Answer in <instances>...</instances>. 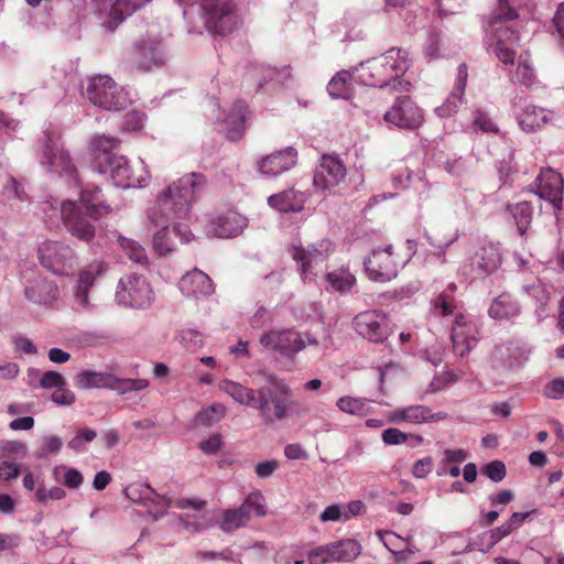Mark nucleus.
I'll list each match as a JSON object with an SVG mask.
<instances>
[{
    "label": "nucleus",
    "instance_id": "1",
    "mask_svg": "<svg viewBox=\"0 0 564 564\" xmlns=\"http://www.w3.org/2000/svg\"><path fill=\"white\" fill-rule=\"evenodd\" d=\"M40 163L50 173L58 174L79 187L78 200L51 198L44 202L43 212L50 208L59 212L66 230L79 241L91 245L96 236V223L111 213V207L104 199L101 189L94 184L82 185L69 154L63 149L58 135L47 129L39 141Z\"/></svg>",
    "mask_w": 564,
    "mask_h": 564
},
{
    "label": "nucleus",
    "instance_id": "2",
    "mask_svg": "<svg viewBox=\"0 0 564 564\" xmlns=\"http://www.w3.org/2000/svg\"><path fill=\"white\" fill-rule=\"evenodd\" d=\"M206 186V177L188 173L170 184L145 210L147 229L152 235V245L159 256L173 251L170 225L174 219L188 217L192 205Z\"/></svg>",
    "mask_w": 564,
    "mask_h": 564
},
{
    "label": "nucleus",
    "instance_id": "3",
    "mask_svg": "<svg viewBox=\"0 0 564 564\" xmlns=\"http://www.w3.org/2000/svg\"><path fill=\"white\" fill-rule=\"evenodd\" d=\"M182 9L187 33L202 35H227L241 23L232 0H175Z\"/></svg>",
    "mask_w": 564,
    "mask_h": 564
},
{
    "label": "nucleus",
    "instance_id": "4",
    "mask_svg": "<svg viewBox=\"0 0 564 564\" xmlns=\"http://www.w3.org/2000/svg\"><path fill=\"white\" fill-rule=\"evenodd\" d=\"M411 64L406 50L391 47L378 56L360 62L354 67V72L357 73V82L362 85L409 91L411 84L403 76Z\"/></svg>",
    "mask_w": 564,
    "mask_h": 564
},
{
    "label": "nucleus",
    "instance_id": "5",
    "mask_svg": "<svg viewBox=\"0 0 564 564\" xmlns=\"http://www.w3.org/2000/svg\"><path fill=\"white\" fill-rule=\"evenodd\" d=\"M227 392L237 403L259 410L264 423L283 420L291 405L288 390H227Z\"/></svg>",
    "mask_w": 564,
    "mask_h": 564
},
{
    "label": "nucleus",
    "instance_id": "6",
    "mask_svg": "<svg viewBox=\"0 0 564 564\" xmlns=\"http://www.w3.org/2000/svg\"><path fill=\"white\" fill-rule=\"evenodd\" d=\"M80 91L94 106L108 111H120L132 102L128 89L119 86L109 75L87 77L86 83L80 84Z\"/></svg>",
    "mask_w": 564,
    "mask_h": 564
},
{
    "label": "nucleus",
    "instance_id": "7",
    "mask_svg": "<svg viewBox=\"0 0 564 564\" xmlns=\"http://www.w3.org/2000/svg\"><path fill=\"white\" fill-rule=\"evenodd\" d=\"M94 170L111 180L115 186L124 189L144 187L149 180V172L142 160H140V172L135 173L128 159L120 154L113 156L102 154L99 165H95Z\"/></svg>",
    "mask_w": 564,
    "mask_h": 564
},
{
    "label": "nucleus",
    "instance_id": "8",
    "mask_svg": "<svg viewBox=\"0 0 564 564\" xmlns=\"http://www.w3.org/2000/svg\"><path fill=\"white\" fill-rule=\"evenodd\" d=\"M115 300L122 307L147 310L154 301V292L145 276L131 273L118 281Z\"/></svg>",
    "mask_w": 564,
    "mask_h": 564
},
{
    "label": "nucleus",
    "instance_id": "9",
    "mask_svg": "<svg viewBox=\"0 0 564 564\" xmlns=\"http://www.w3.org/2000/svg\"><path fill=\"white\" fill-rule=\"evenodd\" d=\"M260 344L292 359L307 345H316L317 339L308 333L301 334L294 329H271L261 335Z\"/></svg>",
    "mask_w": 564,
    "mask_h": 564
},
{
    "label": "nucleus",
    "instance_id": "10",
    "mask_svg": "<svg viewBox=\"0 0 564 564\" xmlns=\"http://www.w3.org/2000/svg\"><path fill=\"white\" fill-rule=\"evenodd\" d=\"M37 254L41 265L56 275H68L77 265L75 251L62 241H43Z\"/></svg>",
    "mask_w": 564,
    "mask_h": 564
},
{
    "label": "nucleus",
    "instance_id": "11",
    "mask_svg": "<svg viewBox=\"0 0 564 564\" xmlns=\"http://www.w3.org/2000/svg\"><path fill=\"white\" fill-rule=\"evenodd\" d=\"M356 334L372 344L384 343L392 333L389 316L381 310H367L351 321Z\"/></svg>",
    "mask_w": 564,
    "mask_h": 564
},
{
    "label": "nucleus",
    "instance_id": "12",
    "mask_svg": "<svg viewBox=\"0 0 564 564\" xmlns=\"http://www.w3.org/2000/svg\"><path fill=\"white\" fill-rule=\"evenodd\" d=\"M364 268L369 280L379 283L390 282L399 273V265L393 256V246L375 248L364 260Z\"/></svg>",
    "mask_w": 564,
    "mask_h": 564
},
{
    "label": "nucleus",
    "instance_id": "13",
    "mask_svg": "<svg viewBox=\"0 0 564 564\" xmlns=\"http://www.w3.org/2000/svg\"><path fill=\"white\" fill-rule=\"evenodd\" d=\"M208 107L212 111V118L225 124L227 139L231 141L240 140L246 132L247 105L242 100L232 104L230 110L223 111L217 98H208Z\"/></svg>",
    "mask_w": 564,
    "mask_h": 564
},
{
    "label": "nucleus",
    "instance_id": "14",
    "mask_svg": "<svg viewBox=\"0 0 564 564\" xmlns=\"http://www.w3.org/2000/svg\"><path fill=\"white\" fill-rule=\"evenodd\" d=\"M383 120L389 127L403 130H415L423 123L422 110L409 96L398 97L389 110L383 115Z\"/></svg>",
    "mask_w": 564,
    "mask_h": 564
},
{
    "label": "nucleus",
    "instance_id": "15",
    "mask_svg": "<svg viewBox=\"0 0 564 564\" xmlns=\"http://www.w3.org/2000/svg\"><path fill=\"white\" fill-rule=\"evenodd\" d=\"M501 264V253L498 245L491 241H481L467 259L464 273L474 279L485 276L496 271Z\"/></svg>",
    "mask_w": 564,
    "mask_h": 564
},
{
    "label": "nucleus",
    "instance_id": "16",
    "mask_svg": "<svg viewBox=\"0 0 564 564\" xmlns=\"http://www.w3.org/2000/svg\"><path fill=\"white\" fill-rule=\"evenodd\" d=\"M124 495L130 501L145 507L154 520L163 517L172 506L170 498L159 495L148 484H130L126 487Z\"/></svg>",
    "mask_w": 564,
    "mask_h": 564
},
{
    "label": "nucleus",
    "instance_id": "17",
    "mask_svg": "<svg viewBox=\"0 0 564 564\" xmlns=\"http://www.w3.org/2000/svg\"><path fill=\"white\" fill-rule=\"evenodd\" d=\"M346 174V166L340 159L324 154L314 171V187L316 191L332 192L345 181Z\"/></svg>",
    "mask_w": 564,
    "mask_h": 564
},
{
    "label": "nucleus",
    "instance_id": "18",
    "mask_svg": "<svg viewBox=\"0 0 564 564\" xmlns=\"http://www.w3.org/2000/svg\"><path fill=\"white\" fill-rule=\"evenodd\" d=\"M167 57L166 45L161 40H141L133 46V64L140 70L160 68L165 65Z\"/></svg>",
    "mask_w": 564,
    "mask_h": 564
},
{
    "label": "nucleus",
    "instance_id": "19",
    "mask_svg": "<svg viewBox=\"0 0 564 564\" xmlns=\"http://www.w3.org/2000/svg\"><path fill=\"white\" fill-rule=\"evenodd\" d=\"M248 219L234 212L209 215L206 224V234L210 237L228 239L242 234Z\"/></svg>",
    "mask_w": 564,
    "mask_h": 564
},
{
    "label": "nucleus",
    "instance_id": "20",
    "mask_svg": "<svg viewBox=\"0 0 564 564\" xmlns=\"http://www.w3.org/2000/svg\"><path fill=\"white\" fill-rule=\"evenodd\" d=\"M477 325L471 316L458 313L452 325L451 339L456 355L464 357L477 344Z\"/></svg>",
    "mask_w": 564,
    "mask_h": 564
},
{
    "label": "nucleus",
    "instance_id": "21",
    "mask_svg": "<svg viewBox=\"0 0 564 564\" xmlns=\"http://www.w3.org/2000/svg\"><path fill=\"white\" fill-rule=\"evenodd\" d=\"M534 186L540 199L550 203L555 209H561L564 183L560 173L550 167L542 169Z\"/></svg>",
    "mask_w": 564,
    "mask_h": 564
},
{
    "label": "nucleus",
    "instance_id": "22",
    "mask_svg": "<svg viewBox=\"0 0 564 564\" xmlns=\"http://www.w3.org/2000/svg\"><path fill=\"white\" fill-rule=\"evenodd\" d=\"M512 108L520 129L527 133L541 129L553 118L552 111L521 100H514Z\"/></svg>",
    "mask_w": 564,
    "mask_h": 564
},
{
    "label": "nucleus",
    "instance_id": "23",
    "mask_svg": "<svg viewBox=\"0 0 564 564\" xmlns=\"http://www.w3.org/2000/svg\"><path fill=\"white\" fill-rule=\"evenodd\" d=\"M297 162V151L286 147L280 151L263 156L258 162L259 172L265 177H276L292 170Z\"/></svg>",
    "mask_w": 564,
    "mask_h": 564
},
{
    "label": "nucleus",
    "instance_id": "24",
    "mask_svg": "<svg viewBox=\"0 0 564 564\" xmlns=\"http://www.w3.org/2000/svg\"><path fill=\"white\" fill-rule=\"evenodd\" d=\"M327 252L315 246L308 248L294 247L292 258L301 268V275L304 282L312 281L322 270L324 262L327 260Z\"/></svg>",
    "mask_w": 564,
    "mask_h": 564
},
{
    "label": "nucleus",
    "instance_id": "25",
    "mask_svg": "<svg viewBox=\"0 0 564 564\" xmlns=\"http://www.w3.org/2000/svg\"><path fill=\"white\" fill-rule=\"evenodd\" d=\"M178 289L184 296L196 300L208 297L215 292L209 275L196 268L181 278Z\"/></svg>",
    "mask_w": 564,
    "mask_h": 564
},
{
    "label": "nucleus",
    "instance_id": "26",
    "mask_svg": "<svg viewBox=\"0 0 564 564\" xmlns=\"http://www.w3.org/2000/svg\"><path fill=\"white\" fill-rule=\"evenodd\" d=\"M24 296L33 304L52 306L59 297V290L53 281L37 276L28 280Z\"/></svg>",
    "mask_w": 564,
    "mask_h": 564
},
{
    "label": "nucleus",
    "instance_id": "27",
    "mask_svg": "<svg viewBox=\"0 0 564 564\" xmlns=\"http://www.w3.org/2000/svg\"><path fill=\"white\" fill-rule=\"evenodd\" d=\"M468 70L466 64H460L457 68L456 79L453 89L446 100L435 108V113L440 118H451L457 113L465 101V89L467 85Z\"/></svg>",
    "mask_w": 564,
    "mask_h": 564
},
{
    "label": "nucleus",
    "instance_id": "28",
    "mask_svg": "<svg viewBox=\"0 0 564 564\" xmlns=\"http://www.w3.org/2000/svg\"><path fill=\"white\" fill-rule=\"evenodd\" d=\"M268 205L280 213H299L304 208L306 195L302 191L289 188L268 197Z\"/></svg>",
    "mask_w": 564,
    "mask_h": 564
},
{
    "label": "nucleus",
    "instance_id": "29",
    "mask_svg": "<svg viewBox=\"0 0 564 564\" xmlns=\"http://www.w3.org/2000/svg\"><path fill=\"white\" fill-rule=\"evenodd\" d=\"M206 502L203 500L192 501V500H182L176 503L178 508H185L192 506L196 513L185 517L178 518V525L186 532L195 533L207 530L212 527V520L206 517V514L202 513L200 510L205 507Z\"/></svg>",
    "mask_w": 564,
    "mask_h": 564
},
{
    "label": "nucleus",
    "instance_id": "30",
    "mask_svg": "<svg viewBox=\"0 0 564 564\" xmlns=\"http://www.w3.org/2000/svg\"><path fill=\"white\" fill-rule=\"evenodd\" d=\"M151 1L152 0H116L112 3L111 18L102 20V28L107 32H113L127 18Z\"/></svg>",
    "mask_w": 564,
    "mask_h": 564
},
{
    "label": "nucleus",
    "instance_id": "31",
    "mask_svg": "<svg viewBox=\"0 0 564 564\" xmlns=\"http://www.w3.org/2000/svg\"><path fill=\"white\" fill-rule=\"evenodd\" d=\"M123 380L108 369L83 370L75 379L78 388H115Z\"/></svg>",
    "mask_w": 564,
    "mask_h": 564
},
{
    "label": "nucleus",
    "instance_id": "32",
    "mask_svg": "<svg viewBox=\"0 0 564 564\" xmlns=\"http://www.w3.org/2000/svg\"><path fill=\"white\" fill-rule=\"evenodd\" d=\"M496 56L505 65H512L514 63V45L519 42L518 33L511 28L496 29Z\"/></svg>",
    "mask_w": 564,
    "mask_h": 564
},
{
    "label": "nucleus",
    "instance_id": "33",
    "mask_svg": "<svg viewBox=\"0 0 564 564\" xmlns=\"http://www.w3.org/2000/svg\"><path fill=\"white\" fill-rule=\"evenodd\" d=\"M356 276L347 268L335 269L325 275V289L341 295L349 294L356 286Z\"/></svg>",
    "mask_w": 564,
    "mask_h": 564
},
{
    "label": "nucleus",
    "instance_id": "34",
    "mask_svg": "<svg viewBox=\"0 0 564 564\" xmlns=\"http://www.w3.org/2000/svg\"><path fill=\"white\" fill-rule=\"evenodd\" d=\"M522 290L535 302V316L538 321L546 318L549 316L546 305L550 301L551 286L540 280H535L531 284H523Z\"/></svg>",
    "mask_w": 564,
    "mask_h": 564
},
{
    "label": "nucleus",
    "instance_id": "35",
    "mask_svg": "<svg viewBox=\"0 0 564 564\" xmlns=\"http://www.w3.org/2000/svg\"><path fill=\"white\" fill-rule=\"evenodd\" d=\"M520 314V305L509 293L497 296L488 308V315L496 321H508Z\"/></svg>",
    "mask_w": 564,
    "mask_h": 564
},
{
    "label": "nucleus",
    "instance_id": "36",
    "mask_svg": "<svg viewBox=\"0 0 564 564\" xmlns=\"http://www.w3.org/2000/svg\"><path fill=\"white\" fill-rule=\"evenodd\" d=\"M357 82V73L351 70L337 72L327 85V91L333 99H348L351 97L352 87L351 80Z\"/></svg>",
    "mask_w": 564,
    "mask_h": 564
},
{
    "label": "nucleus",
    "instance_id": "37",
    "mask_svg": "<svg viewBox=\"0 0 564 564\" xmlns=\"http://www.w3.org/2000/svg\"><path fill=\"white\" fill-rule=\"evenodd\" d=\"M433 417L431 410L424 405L398 408L391 412L390 420L394 423L408 422L421 424Z\"/></svg>",
    "mask_w": 564,
    "mask_h": 564
},
{
    "label": "nucleus",
    "instance_id": "38",
    "mask_svg": "<svg viewBox=\"0 0 564 564\" xmlns=\"http://www.w3.org/2000/svg\"><path fill=\"white\" fill-rule=\"evenodd\" d=\"M333 562L349 563L356 560L362 551L361 544L355 539H341L330 543Z\"/></svg>",
    "mask_w": 564,
    "mask_h": 564
},
{
    "label": "nucleus",
    "instance_id": "39",
    "mask_svg": "<svg viewBox=\"0 0 564 564\" xmlns=\"http://www.w3.org/2000/svg\"><path fill=\"white\" fill-rule=\"evenodd\" d=\"M248 523L245 513L237 507L221 510L218 517V527L225 533L246 528Z\"/></svg>",
    "mask_w": 564,
    "mask_h": 564
},
{
    "label": "nucleus",
    "instance_id": "40",
    "mask_svg": "<svg viewBox=\"0 0 564 564\" xmlns=\"http://www.w3.org/2000/svg\"><path fill=\"white\" fill-rule=\"evenodd\" d=\"M246 516L249 522L252 518H263L267 514V503L261 491L250 492L239 507H237Z\"/></svg>",
    "mask_w": 564,
    "mask_h": 564
},
{
    "label": "nucleus",
    "instance_id": "41",
    "mask_svg": "<svg viewBox=\"0 0 564 564\" xmlns=\"http://www.w3.org/2000/svg\"><path fill=\"white\" fill-rule=\"evenodd\" d=\"M507 210L512 216L518 231L523 236L532 220L533 207L529 202H520L517 204H508Z\"/></svg>",
    "mask_w": 564,
    "mask_h": 564
},
{
    "label": "nucleus",
    "instance_id": "42",
    "mask_svg": "<svg viewBox=\"0 0 564 564\" xmlns=\"http://www.w3.org/2000/svg\"><path fill=\"white\" fill-rule=\"evenodd\" d=\"M456 290L455 283H449L447 289L431 299V312L437 316H448L455 310V300L449 294Z\"/></svg>",
    "mask_w": 564,
    "mask_h": 564
},
{
    "label": "nucleus",
    "instance_id": "43",
    "mask_svg": "<svg viewBox=\"0 0 564 564\" xmlns=\"http://www.w3.org/2000/svg\"><path fill=\"white\" fill-rule=\"evenodd\" d=\"M120 140L111 135L100 134L94 137L90 141V147L95 152L93 169H95V165H99V159L102 154L108 156L116 155L117 153H115L113 150L117 149Z\"/></svg>",
    "mask_w": 564,
    "mask_h": 564
},
{
    "label": "nucleus",
    "instance_id": "44",
    "mask_svg": "<svg viewBox=\"0 0 564 564\" xmlns=\"http://www.w3.org/2000/svg\"><path fill=\"white\" fill-rule=\"evenodd\" d=\"M518 18L517 11L511 8L508 0H498V7L489 15V25L496 33L498 28H508L503 25L506 22L513 21Z\"/></svg>",
    "mask_w": 564,
    "mask_h": 564
},
{
    "label": "nucleus",
    "instance_id": "45",
    "mask_svg": "<svg viewBox=\"0 0 564 564\" xmlns=\"http://www.w3.org/2000/svg\"><path fill=\"white\" fill-rule=\"evenodd\" d=\"M108 264L105 261L96 260L80 270L77 284L91 289L99 276L106 274Z\"/></svg>",
    "mask_w": 564,
    "mask_h": 564
},
{
    "label": "nucleus",
    "instance_id": "46",
    "mask_svg": "<svg viewBox=\"0 0 564 564\" xmlns=\"http://www.w3.org/2000/svg\"><path fill=\"white\" fill-rule=\"evenodd\" d=\"M108 264L105 261L96 260L80 270L77 284L91 289L99 276L106 274Z\"/></svg>",
    "mask_w": 564,
    "mask_h": 564
},
{
    "label": "nucleus",
    "instance_id": "47",
    "mask_svg": "<svg viewBox=\"0 0 564 564\" xmlns=\"http://www.w3.org/2000/svg\"><path fill=\"white\" fill-rule=\"evenodd\" d=\"M471 122L475 129L485 133H499V127L491 118L490 112L481 107H477L473 111Z\"/></svg>",
    "mask_w": 564,
    "mask_h": 564
},
{
    "label": "nucleus",
    "instance_id": "48",
    "mask_svg": "<svg viewBox=\"0 0 564 564\" xmlns=\"http://www.w3.org/2000/svg\"><path fill=\"white\" fill-rule=\"evenodd\" d=\"M193 557L197 562L221 561L225 563H235L238 561V554L229 547H226L219 552L198 550L194 553Z\"/></svg>",
    "mask_w": 564,
    "mask_h": 564
},
{
    "label": "nucleus",
    "instance_id": "49",
    "mask_svg": "<svg viewBox=\"0 0 564 564\" xmlns=\"http://www.w3.org/2000/svg\"><path fill=\"white\" fill-rule=\"evenodd\" d=\"M378 377H379V388H382L384 384H393L397 383L400 378L405 375L404 368L399 362H388L383 367L377 368Z\"/></svg>",
    "mask_w": 564,
    "mask_h": 564
},
{
    "label": "nucleus",
    "instance_id": "50",
    "mask_svg": "<svg viewBox=\"0 0 564 564\" xmlns=\"http://www.w3.org/2000/svg\"><path fill=\"white\" fill-rule=\"evenodd\" d=\"M226 410L221 404H214L200 410L194 420L195 425L210 426L225 416Z\"/></svg>",
    "mask_w": 564,
    "mask_h": 564
},
{
    "label": "nucleus",
    "instance_id": "51",
    "mask_svg": "<svg viewBox=\"0 0 564 564\" xmlns=\"http://www.w3.org/2000/svg\"><path fill=\"white\" fill-rule=\"evenodd\" d=\"M337 406L348 414L365 416L369 411V404L366 400L352 397H343L337 401Z\"/></svg>",
    "mask_w": 564,
    "mask_h": 564
},
{
    "label": "nucleus",
    "instance_id": "52",
    "mask_svg": "<svg viewBox=\"0 0 564 564\" xmlns=\"http://www.w3.org/2000/svg\"><path fill=\"white\" fill-rule=\"evenodd\" d=\"M119 245L133 262L142 265L148 263L147 252L139 242L129 238L120 237Z\"/></svg>",
    "mask_w": 564,
    "mask_h": 564
},
{
    "label": "nucleus",
    "instance_id": "53",
    "mask_svg": "<svg viewBox=\"0 0 564 564\" xmlns=\"http://www.w3.org/2000/svg\"><path fill=\"white\" fill-rule=\"evenodd\" d=\"M549 31L556 41L560 50L564 52V2H561L557 6Z\"/></svg>",
    "mask_w": 564,
    "mask_h": 564
},
{
    "label": "nucleus",
    "instance_id": "54",
    "mask_svg": "<svg viewBox=\"0 0 564 564\" xmlns=\"http://www.w3.org/2000/svg\"><path fill=\"white\" fill-rule=\"evenodd\" d=\"M516 78L519 84L525 87H531L535 83V73L527 56L520 55Z\"/></svg>",
    "mask_w": 564,
    "mask_h": 564
},
{
    "label": "nucleus",
    "instance_id": "55",
    "mask_svg": "<svg viewBox=\"0 0 564 564\" xmlns=\"http://www.w3.org/2000/svg\"><path fill=\"white\" fill-rule=\"evenodd\" d=\"M66 497V491L59 486H53L46 489L44 486L36 488L33 500L37 503H47L51 500H62Z\"/></svg>",
    "mask_w": 564,
    "mask_h": 564
},
{
    "label": "nucleus",
    "instance_id": "56",
    "mask_svg": "<svg viewBox=\"0 0 564 564\" xmlns=\"http://www.w3.org/2000/svg\"><path fill=\"white\" fill-rule=\"evenodd\" d=\"M61 471H63L62 481L67 488L78 489L83 485L84 477L78 469L66 466L55 468L56 475H58Z\"/></svg>",
    "mask_w": 564,
    "mask_h": 564
},
{
    "label": "nucleus",
    "instance_id": "57",
    "mask_svg": "<svg viewBox=\"0 0 564 564\" xmlns=\"http://www.w3.org/2000/svg\"><path fill=\"white\" fill-rule=\"evenodd\" d=\"M0 451L6 458L24 457L28 454V446L19 441H0Z\"/></svg>",
    "mask_w": 564,
    "mask_h": 564
},
{
    "label": "nucleus",
    "instance_id": "58",
    "mask_svg": "<svg viewBox=\"0 0 564 564\" xmlns=\"http://www.w3.org/2000/svg\"><path fill=\"white\" fill-rule=\"evenodd\" d=\"M332 562L330 543L316 546L307 553V564H328Z\"/></svg>",
    "mask_w": 564,
    "mask_h": 564
},
{
    "label": "nucleus",
    "instance_id": "59",
    "mask_svg": "<svg viewBox=\"0 0 564 564\" xmlns=\"http://www.w3.org/2000/svg\"><path fill=\"white\" fill-rule=\"evenodd\" d=\"M442 36L437 31H432L429 33L427 39L424 43V55L429 59L440 58L442 56L441 45Z\"/></svg>",
    "mask_w": 564,
    "mask_h": 564
},
{
    "label": "nucleus",
    "instance_id": "60",
    "mask_svg": "<svg viewBox=\"0 0 564 564\" xmlns=\"http://www.w3.org/2000/svg\"><path fill=\"white\" fill-rule=\"evenodd\" d=\"M145 122V115L139 110H131L122 120L121 129L123 131H139L143 128Z\"/></svg>",
    "mask_w": 564,
    "mask_h": 564
},
{
    "label": "nucleus",
    "instance_id": "61",
    "mask_svg": "<svg viewBox=\"0 0 564 564\" xmlns=\"http://www.w3.org/2000/svg\"><path fill=\"white\" fill-rule=\"evenodd\" d=\"M178 338L188 349H195L204 344V336L195 328L182 329L178 334Z\"/></svg>",
    "mask_w": 564,
    "mask_h": 564
},
{
    "label": "nucleus",
    "instance_id": "62",
    "mask_svg": "<svg viewBox=\"0 0 564 564\" xmlns=\"http://www.w3.org/2000/svg\"><path fill=\"white\" fill-rule=\"evenodd\" d=\"M63 446L61 437L51 435L42 438V446L37 451L36 456L40 458L46 457L51 454H57Z\"/></svg>",
    "mask_w": 564,
    "mask_h": 564
},
{
    "label": "nucleus",
    "instance_id": "63",
    "mask_svg": "<svg viewBox=\"0 0 564 564\" xmlns=\"http://www.w3.org/2000/svg\"><path fill=\"white\" fill-rule=\"evenodd\" d=\"M254 384L259 388H288L284 382L269 370H260L254 376Z\"/></svg>",
    "mask_w": 564,
    "mask_h": 564
},
{
    "label": "nucleus",
    "instance_id": "64",
    "mask_svg": "<svg viewBox=\"0 0 564 564\" xmlns=\"http://www.w3.org/2000/svg\"><path fill=\"white\" fill-rule=\"evenodd\" d=\"M482 474L494 482H500L506 477V465L501 460H492L485 465Z\"/></svg>",
    "mask_w": 564,
    "mask_h": 564
}]
</instances>
